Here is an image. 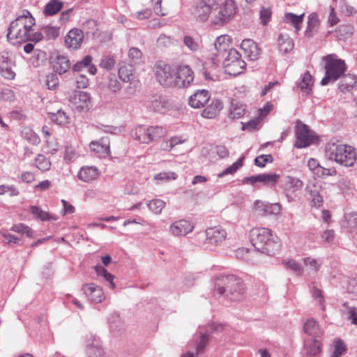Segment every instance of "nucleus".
Masks as SVG:
<instances>
[{
  "label": "nucleus",
  "mask_w": 357,
  "mask_h": 357,
  "mask_svg": "<svg viewBox=\"0 0 357 357\" xmlns=\"http://www.w3.org/2000/svg\"><path fill=\"white\" fill-rule=\"evenodd\" d=\"M215 292L230 301H239L244 298L242 280L234 275H218L215 279Z\"/></svg>",
  "instance_id": "obj_1"
},
{
  "label": "nucleus",
  "mask_w": 357,
  "mask_h": 357,
  "mask_svg": "<svg viewBox=\"0 0 357 357\" xmlns=\"http://www.w3.org/2000/svg\"><path fill=\"white\" fill-rule=\"evenodd\" d=\"M250 241L258 251L267 255H273L278 250L280 244L277 236L266 228H253L250 232Z\"/></svg>",
  "instance_id": "obj_2"
},
{
  "label": "nucleus",
  "mask_w": 357,
  "mask_h": 357,
  "mask_svg": "<svg viewBox=\"0 0 357 357\" xmlns=\"http://www.w3.org/2000/svg\"><path fill=\"white\" fill-rule=\"evenodd\" d=\"M325 156L328 160L345 167H352L356 160L355 149L338 142L327 144L325 148Z\"/></svg>",
  "instance_id": "obj_3"
},
{
  "label": "nucleus",
  "mask_w": 357,
  "mask_h": 357,
  "mask_svg": "<svg viewBox=\"0 0 357 357\" xmlns=\"http://www.w3.org/2000/svg\"><path fill=\"white\" fill-rule=\"evenodd\" d=\"M325 61V76L321 80V84L326 86L331 82H335L340 78L347 70L344 61L337 58L335 54H329L323 57Z\"/></svg>",
  "instance_id": "obj_4"
},
{
  "label": "nucleus",
  "mask_w": 357,
  "mask_h": 357,
  "mask_svg": "<svg viewBox=\"0 0 357 357\" xmlns=\"http://www.w3.org/2000/svg\"><path fill=\"white\" fill-rule=\"evenodd\" d=\"M154 73L158 82L164 87H176V70L164 61H159L154 65Z\"/></svg>",
  "instance_id": "obj_5"
},
{
  "label": "nucleus",
  "mask_w": 357,
  "mask_h": 357,
  "mask_svg": "<svg viewBox=\"0 0 357 357\" xmlns=\"http://www.w3.org/2000/svg\"><path fill=\"white\" fill-rule=\"evenodd\" d=\"M236 10V4L233 0H226L222 3L218 1V6L213 11V24L223 25L227 23L235 16Z\"/></svg>",
  "instance_id": "obj_6"
},
{
  "label": "nucleus",
  "mask_w": 357,
  "mask_h": 357,
  "mask_svg": "<svg viewBox=\"0 0 357 357\" xmlns=\"http://www.w3.org/2000/svg\"><path fill=\"white\" fill-rule=\"evenodd\" d=\"M245 66L239 52L235 49H229L223 62L225 72L231 75H238L243 72Z\"/></svg>",
  "instance_id": "obj_7"
},
{
  "label": "nucleus",
  "mask_w": 357,
  "mask_h": 357,
  "mask_svg": "<svg viewBox=\"0 0 357 357\" xmlns=\"http://www.w3.org/2000/svg\"><path fill=\"white\" fill-rule=\"evenodd\" d=\"M20 21H22V18L16 19L10 23L8 28L7 38L13 44L29 40L30 31L26 29V28L20 26L19 24L21 22Z\"/></svg>",
  "instance_id": "obj_8"
},
{
  "label": "nucleus",
  "mask_w": 357,
  "mask_h": 357,
  "mask_svg": "<svg viewBox=\"0 0 357 357\" xmlns=\"http://www.w3.org/2000/svg\"><path fill=\"white\" fill-rule=\"evenodd\" d=\"M220 0H199L195 8L194 15L200 21H206L211 17L213 23V11Z\"/></svg>",
  "instance_id": "obj_9"
},
{
  "label": "nucleus",
  "mask_w": 357,
  "mask_h": 357,
  "mask_svg": "<svg viewBox=\"0 0 357 357\" xmlns=\"http://www.w3.org/2000/svg\"><path fill=\"white\" fill-rule=\"evenodd\" d=\"M296 141L295 146L298 149H303L310 146L313 140L314 135L308 129V127L302 123H298L296 127Z\"/></svg>",
  "instance_id": "obj_10"
},
{
  "label": "nucleus",
  "mask_w": 357,
  "mask_h": 357,
  "mask_svg": "<svg viewBox=\"0 0 357 357\" xmlns=\"http://www.w3.org/2000/svg\"><path fill=\"white\" fill-rule=\"evenodd\" d=\"M282 188L285 192L286 197L289 202H291L292 195L302 189L303 182L298 178L292 176H286L281 181Z\"/></svg>",
  "instance_id": "obj_11"
},
{
  "label": "nucleus",
  "mask_w": 357,
  "mask_h": 357,
  "mask_svg": "<svg viewBox=\"0 0 357 357\" xmlns=\"http://www.w3.org/2000/svg\"><path fill=\"white\" fill-rule=\"evenodd\" d=\"M194 80V73L188 66H180L176 70V87H188Z\"/></svg>",
  "instance_id": "obj_12"
},
{
  "label": "nucleus",
  "mask_w": 357,
  "mask_h": 357,
  "mask_svg": "<svg viewBox=\"0 0 357 357\" xmlns=\"http://www.w3.org/2000/svg\"><path fill=\"white\" fill-rule=\"evenodd\" d=\"M193 225L186 220H179L173 222L169 227V232L174 236H185L192 232Z\"/></svg>",
  "instance_id": "obj_13"
},
{
  "label": "nucleus",
  "mask_w": 357,
  "mask_h": 357,
  "mask_svg": "<svg viewBox=\"0 0 357 357\" xmlns=\"http://www.w3.org/2000/svg\"><path fill=\"white\" fill-rule=\"evenodd\" d=\"M147 107L155 112L165 113L169 109V104L165 96L155 94L150 97Z\"/></svg>",
  "instance_id": "obj_14"
},
{
  "label": "nucleus",
  "mask_w": 357,
  "mask_h": 357,
  "mask_svg": "<svg viewBox=\"0 0 357 357\" xmlns=\"http://www.w3.org/2000/svg\"><path fill=\"white\" fill-rule=\"evenodd\" d=\"M70 100L78 111L85 112L89 109L91 98L86 92L76 91Z\"/></svg>",
  "instance_id": "obj_15"
},
{
  "label": "nucleus",
  "mask_w": 357,
  "mask_h": 357,
  "mask_svg": "<svg viewBox=\"0 0 357 357\" xmlns=\"http://www.w3.org/2000/svg\"><path fill=\"white\" fill-rule=\"evenodd\" d=\"M82 290L91 302L100 303L105 299L102 289L94 283L84 284Z\"/></svg>",
  "instance_id": "obj_16"
},
{
  "label": "nucleus",
  "mask_w": 357,
  "mask_h": 357,
  "mask_svg": "<svg viewBox=\"0 0 357 357\" xmlns=\"http://www.w3.org/2000/svg\"><path fill=\"white\" fill-rule=\"evenodd\" d=\"M84 34L81 29H73L65 37V44L67 47L77 50L81 47Z\"/></svg>",
  "instance_id": "obj_17"
},
{
  "label": "nucleus",
  "mask_w": 357,
  "mask_h": 357,
  "mask_svg": "<svg viewBox=\"0 0 357 357\" xmlns=\"http://www.w3.org/2000/svg\"><path fill=\"white\" fill-rule=\"evenodd\" d=\"M206 243L218 245L222 243L227 236L226 231L220 227L208 228L206 230Z\"/></svg>",
  "instance_id": "obj_18"
},
{
  "label": "nucleus",
  "mask_w": 357,
  "mask_h": 357,
  "mask_svg": "<svg viewBox=\"0 0 357 357\" xmlns=\"http://www.w3.org/2000/svg\"><path fill=\"white\" fill-rule=\"evenodd\" d=\"M86 354L88 357H102L104 352L98 337L91 336L87 340Z\"/></svg>",
  "instance_id": "obj_19"
},
{
  "label": "nucleus",
  "mask_w": 357,
  "mask_h": 357,
  "mask_svg": "<svg viewBox=\"0 0 357 357\" xmlns=\"http://www.w3.org/2000/svg\"><path fill=\"white\" fill-rule=\"evenodd\" d=\"M209 92L207 90H199L189 98V105L194 108H200L209 100Z\"/></svg>",
  "instance_id": "obj_20"
},
{
  "label": "nucleus",
  "mask_w": 357,
  "mask_h": 357,
  "mask_svg": "<svg viewBox=\"0 0 357 357\" xmlns=\"http://www.w3.org/2000/svg\"><path fill=\"white\" fill-rule=\"evenodd\" d=\"M100 172L96 167L85 166L79 169L77 177L84 182L89 183L98 178Z\"/></svg>",
  "instance_id": "obj_21"
},
{
  "label": "nucleus",
  "mask_w": 357,
  "mask_h": 357,
  "mask_svg": "<svg viewBox=\"0 0 357 357\" xmlns=\"http://www.w3.org/2000/svg\"><path fill=\"white\" fill-rule=\"evenodd\" d=\"M321 351V343L317 339L308 338L304 342V352L306 357H314Z\"/></svg>",
  "instance_id": "obj_22"
},
{
  "label": "nucleus",
  "mask_w": 357,
  "mask_h": 357,
  "mask_svg": "<svg viewBox=\"0 0 357 357\" xmlns=\"http://www.w3.org/2000/svg\"><path fill=\"white\" fill-rule=\"evenodd\" d=\"M53 70L62 75L66 73L70 68V60L65 56L57 55L52 61Z\"/></svg>",
  "instance_id": "obj_23"
},
{
  "label": "nucleus",
  "mask_w": 357,
  "mask_h": 357,
  "mask_svg": "<svg viewBox=\"0 0 357 357\" xmlns=\"http://www.w3.org/2000/svg\"><path fill=\"white\" fill-rule=\"evenodd\" d=\"M241 49L245 52L250 60H256L259 54V49L256 43L250 39H245L241 45Z\"/></svg>",
  "instance_id": "obj_24"
},
{
  "label": "nucleus",
  "mask_w": 357,
  "mask_h": 357,
  "mask_svg": "<svg viewBox=\"0 0 357 357\" xmlns=\"http://www.w3.org/2000/svg\"><path fill=\"white\" fill-rule=\"evenodd\" d=\"M303 331L310 338L317 339L323 334L319 324L314 319H308L305 323Z\"/></svg>",
  "instance_id": "obj_25"
},
{
  "label": "nucleus",
  "mask_w": 357,
  "mask_h": 357,
  "mask_svg": "<svg viewBox=\"0 0 357 357\" xmlns=\"http://www.w3.org/2000/svg\"><path fill=\"white\" fill-rule=\"evenodd\" d=\"M222 108V102L219 99H215L203 110L202 115L204 118L213 119L219 114Z\"/></svg>",
  "instance_id": "obj_26"
},
{
  "label": "nucleus",
  "mask_w": 357,
  "mask_h": 357,
  "mask_svg": "<svg viewBox=\"0 0 357 357\" xmlns=\"http://www.w3.org/2000/svg\"><path fill=\"white\" fill-rule=\"evenodd\" d=\"M10 60L6 56L0 54V73L2 77L8 79L15 77V73L12 70Z\"/></svg>",
  "instance_id": "obj_27"
},
{
  "label": "nucleus",
  "mask_w": 357,
  "mask_h": 357,
  "mask_svg": "<svg viewBox=\"0 0 357 357\" xmlns=\"http://www.w3.org/2000/svg\"><path fill=\"white\" fill-rule=\"evenodd\" d=\"M231 43V38L228 35H222L218 36L215 42V50L219 52V55L227 54V50L229 49Z\"/></svg>",
  "instance_id": "obj_28"
},
{
  "label": "nucleus",
  "mask_w": 357,
  "mask_h": 357,
  "mask_svg": "<svg viewBox=\"0 0 357 357\" xmlns=\"http://www.w3.org/2000/svg\"><path fill=\"white\" fill-rule=\"evenodd\" d=\"M92 56L91 55L86 56L82 61H77L73 66V72H80L83 68L89 67V73L91 75L96 73L97 69L94 65H91Z\"/></svg>",
  "instance_id": "obj_29"
},
{
  "label": "nucleus",
  "mask_w": 357,
  "mask_h": 357,
  "mask_svg": "<svg viewBox=\"0 0 357 357\" xmlns=\"http://www.w3.org/2000/svg\"><path fill=\"white\" fill-rule=\"evenodd\" d=\"M89 146L93 151L98 153L108 154L109 153V142L107 138L102 137L98 141H92Z\"/></svg>",
  "instance_id": "obj_30"
},
{
  "label": "nucleus",
  "mask_w": 357,
  "mask_h": 357,
  "mask_svg": "<svg viewBox=\"0 0 357 357\" xmlns=\"http://www.w3.org/2000/svg\"><path fill=\"white\" fill-rule=\"evenodd\" d=\"M339 89L342 92L350 91L354 89L357 82V77L355 75L347 74L341 77Z\"/></svg>",
  "instance_id": "obj_31"
},
{
  "label": "nucleus",
  "mask_w": 357,
  "mask_h": 357,
  "mask_svg": "<svg viewBox=\"0 0 357 357\" xmlns=\"http://www.w3.org/2000/svg\"><path fill=\"white\" fill-rule=\"evenodd\" d=\"M132 137L141 143L148 144L151 142L150 133L148 130V128L144 126H139L132 130Z\"/></svg>",
  "instance_id": "obj_32"
},
{
  "label": "nucleus",
  "mask_w": 357,
  "mask_h": 357,
  "mask_svg": "<svg viewBox=\"0 0 357 357\" xmlns=\"http://www.w3.org/2000/svg\"><path fill=\"white\" fill-rule=\"evenodd\" d=\"M304 16V13L297 15L291 13H287L284 15V21L293 25L296 32H298L303 22Z\"/></svg>",
  "instance_id": "obj_33"
},
{
  "label": "nucleus",
  "mask_w": 357,
  "mask_h": 357,
  "mask_svg": "<svg viewBox=\"0 0 357 357\" xmlns=\"http://www.w3.org/2000/svg\"><path fill=\"white\" fill-rule=\"evenodd\" d=\"M309 168L317 175H334L336 172L334 169H324L319 165L317 160L314 158H310L308 160Z\"/></svg>",
  "instance_id": "obj_34"
},
{
  "label": "nucleus",
  "mask_w": 357,
  "mask_h": 357,
  "mask_svg": "<svg viewBox=\"0 0 357 357\" xmlns=\"http://www.w3.org/2000/svg\"><path fill=\"white\" fill-rule=\"evenodd\" d=\"M245 105L237 100H232L229 116L231 119H238L245 114Z\"/></svg>",
  "instance_id": "obj_35"
},
{
  "label": "nucleus",
  "mask_w": 357,
  "mask_h": 357,
  "mask_svg": "<svg viewBox=\"0 0 357 357\" xmlns=\"http://www.w3.org/2000/svg\"><path fill=\"white\" fill-rule=\"evenodd\" d=\"M354 32L353 25L347 24L340 25L335 30V34L339 40H346L351 37Z\"/></svg>",
  "instance_id": "obj_36"
},
{
  "label": "nucleus",
  "mask_w": 357,
  "mask_h": 357,
  "mask_svg": "<svg viewBox=\"0 0 357 357\" xmlns=\"http://www.w3.org/2000/svg\"><path fill=\"white\" fill-rule=\"evenodd\" d=\"M278 40L279 50L283 54H286L293 50L294 43L289 37L280 34Z\"/></svg>",
  "instance_id": "obj_37"
},
{
  "label": "nucleus",
  "mask_w": 357,
  "mask_h": 357,
  "mask_svg": "<svg viewBox=\"0 0 357 357\" xmlns=\"http://www.w3.org/2000/svg\"><path fill=\"white\" fill-rule=\"evenodd\" d=\"M63 7V2L59 0H51L45 6L44 14L51 16L59 13Z\"/></svg>",
  "instance_id": "obj_38"
},
{
  "label": "nucleus",
  "mask_w": 357,
  "mask_h": 357,
  "mask_svg": "<svg viewBox=\"0 0 357 357\" xmlns=\"http://www.w3.org/2000/svg\"><path fill=\"white\" fill-rule=\"evenodd\" d=\"M95 271L98 276H101L109 283L111 289H114L116 284L114 282V276L109 273L102 266L98 264L95 266Z\"/></svg>",
  "instance_id": "obj_39"
},
{
  "label": "nucleus",
  "mask_w": 357,
  "mask_h": 357,
  "mask_svg": "<svg viewBox=\"0 0 357 357\" xmlns=\"http://www.w3.org/2000/svg\"><path fill=\"white\" fill-rule=\"evenodd\" d=\"M50 119L59 125H66L69 122V117L62 109H59L56 113L50 112Z\"/></svg>",
  "instance_id": "obj_40"
},
{
  "label": "nucleus",
  "mask_w": 357,
  "mask_h": 357,
  "mask_svg": "<svg viewBox=\"0 0 357 357\" xmlns=\"http://www.w3.org/2000/svg\"><path fill=\"white\" fill-rule=\"evenodd\" d=\"M30 212L36 218L42 221L56 220V218L52 217L50 214L43 211L40 207L37 206H31L30 207Z\"/></svg>",
  "instance_id": "obj_41"
},
{
  "label": "nucleus",
  "mask_w": 357,
  "mask_h": 357,
  "mask_svg": "<svg viewBox=\"0 0 357 357\" xmlns=\"http://www.w3.org/2000/svg\"><path fill=\"white\" fill-rule=\"evenodd\" d=\"M312 77L309 72L305 73L302 79L298 83V87L303 92L308 93L311 90L312 86Z\"/></svg>",
  "instance_id": "obj_42"
},
{
  "label": "nucleus",
  "mask_w": 357,
  "mask_h": 357,
  "mask_svg": "<svg viewBox=\"0 0 357 357\" xmlns=\"http://www.w3.org/2000/svg\"><path fill=\"white\" fill-rule=\"evenodd\" d=\"M319 24V19L316 14H311L308 17L307 27L306 29V34L311 36L318 29Z\"/></svg>",
  "instance_id": "obj_43"
},
{
  "label": "nucleus",
  "mask_w": 357,
  "mask_h": 357,
  "mask_svg": "<svg viewBox=\"0 0 357 357\" xmlns=\"http://www.w3.org/2000/svg\"><path fill=\"white\" fill-rule=\"evenodd\" d=\"M10 231L19 233L22 235H26L29 238H33V229L23 223L13 225L10 228Z\"/></svg>",
  "instance_id": "obj_44"
},
{
  "label": "nucleus",
  "mask_w": 357,
  "mask_h": 357,
  "mask_svg": "<svg viewBox=\"0 0 357 357\" xmlns=\"http://www.w3.org/2000/svg\"><path fill=\"white\" fill-rule=\"evenodd\" d=\"M346 225L350 232L357 234V213H350L346 216Z\"/></svg>",
  "instance_id": "obj_45"
},
{
  "label": "nucleus",
  "mask_w": 357,
  "mask_h": 357,
  "mask_svg": "<svg viewBox=\"0 0 357 357\" xmlns=\"http://www.w3.org/2000/svg\"><path fill=\"white\" fill-rule=\"evenodd\" d=\"M244 157L240 158L236 162L231 166L226 168L224 171L218 174V177H222L227 174H234L240 167L243 166Z\"/></svg>",
  "instance_id": "obj_46"
},
{
  "label": "nucleus",
  "mask_w": 357,
  "mask_h": 357,
  "mask_svg": "<svg viewBox=\"0 0 357 357\" xmlns=\"http://www.w3.org/2000/svg\"><path fill=\"white\" fill-rule=\"evenodd\" d=\"M183 43L185 46L192 52H197L200 49L199 40L195 39L190 36H185L183 38Z\"/></svg>",
  "instance_id": "obj_47"
},
{
  "label": "nucleus",
  "mask_w": 357,
  "mask_h": 357,
  "mask_svg": "<svg viewBox=\"0 0 357 357\" xmlns=\"http://www.w3.org/2000/svg\"><path fill=\"white\" fill-rule=\"evenodd\" d=\"M149 208L155 214H160L165 206V202L160 199H153L147 204Z\"/></svg>",
  "instance_id": "obj_48"
},
{
  "label": "nucleus",
  "mask_w": 357,
  "mask_h": 357,
  "mask_svg": "<svg viewBox=\"0 0 357 357\" xmlns=\"http://www.w3.org/2000/svg\"><path fill=\"white\" fill-rule=\"evenodd\" d=\"M280 175L277 174H260V183L267 185H273L278 183Z\"/></svg>",
  "instance_id": "obj_49"
},
{
  "label": "nucleus",
  "mask_w": 357,
  "mask_h": 357,
  "mask_svg": "<svg viewBox=\"0 0 357 357\" xmlns=\"http://www.w3.org/2000/svg\"><path fill=\"white\" fill-rule=\"evenodd\" d=\"M36 167L42 171H47L50 169L51 162L44 155L39 154L36 158Z\"/></svg>",
  "instance_id": "obj_50"
},
{
  "label": "nucleus",
  "mask_w": 357,
  "mask_h": 357,
  "mask_svg": "<svg viewBox=\"0 0 357 357\" xmlns=\"http://www.w3.org/2000/svg\"><path fill=\"white\" fill-rule=\"evenodd\" d=\"M132 76V66H123L119 68V77L123 82H129Z\"/></svg>",
  "instance_id": "obj_51"
},
{
  "label": "nucleus",
  "mask_w": 357,
  "mask_h": 357,
  "mask_svg": "<svg viewBox=\"0 0 357 357\" xmlns=\"http://www.w3.org/2000/svg\"><path fill=\"white\" fill-rule=\"evenodd\" d=\"M347 351V347L344 343L340 340H337L334 343L333 351L331 355V357H340L343 354H344Z\"/></svg>",
  "instance_id": "obj_52"
},
{
  "label": "nucleus",
  "mask_w": 357,
  "mask_h": 357,
  "mask_svg": "<svg viewBox=\"0 0 357 357\" xmlns=\"http://www.w3.org/2000/svg\"><path fill=\"white\" fill-rule=\"evenodd\" d=\"M150 133L151 142L159 139L165 135L166 130L160 126L147 127Z\"/></svg>",
  "instance_id": "obj_53"
},
{
  "label": "nucleus",
  "mask_w": 357,
  "mask_h": 357,
  "mask_svg": "<svg viewBox=\"0 0 357 357\" xmlns=\"http://www.w3.org/2000/svg\"><path fill=\"white\" fill-rule=\"evenodd\" d=\"M336 2H330L327 3L328 8L330 9V13L328 18V22L330 24L331 26H334L337 24L340 20L337 17L335 13V6Z\"/></svg>",
  "instance_id": "obj_54"
},
{
  "label": "nucleus",
  "mask_w": 357,
  "mask_h": 357,
  "mask_svg": "<svg viewBox=\"0 0 357 357\" xmlns=\"http://www.w3.org/2000/svg\"><path fill=\"white\" fill-rule=\"evenodd\" d=\"M285 266L287 269H290L295 272L297 275H301L303 273V268L299 264H298L294 259H288L284 261Z\"/></svg>",
  "instance_id": "obj_55"
},
{
  "label": "nucleus",
  "mask_w": 357,
  "mask_h": 357,
  "mask_svg": "<svg viewBox=\"0 0 357 357\" xmlns=\"http://www.w3.org/2000/svg\"><path fill=\"white\" fill-rule=\"evenodd\" d=\"M116 61L112 56H104L100 63V66L106 70H111L115 66Z\"/></svg>",
  "instance_id": "obj_56"
},
{
  "label": "nucleus",
  "mask_w": 357,
  "mask_h": 357,
  "mask_svg": "<svg viewBox=\"0 0 357 357\" xmlns=\"http://www.w3.org/2000/svg\"><path fill=\"white\" fill-rule=\"evenodd\" d=\"M45 84L49 89H54L59 85V79L56 74L50 73L46 76Z\"/></svg>",
  "instance_id": "obj_57"
},
{
  "label": "nucleus",
  "mask_w": 357,
  "mask_h": 357,
  "mask_svg": "<svg viewBox=\"0 0 357 357\" xmlns=\"http://www.w3.org/2000/svg\"><path fill=\"white\" fill-rule=\"evenodd\" d=\"M273 162V156L270 154L268 155H261L257 157L255 159V165L263 167L266 165V162Z\"/></svg>",
  "instance_id": "obj_58"
},
{
  "label": "nucleus",
  "mask_w": 357,
  "mask_h": 357,
  "mask_svg": "<svg viewBox=\"0 0 357 357\" xmlns=\"http://www.w3.org/2000/svg\"><path fill=\"white\" fill-rule=\"evenodd\" d=\"M107 87L113 92H117L121 90V85L120 82L116 79L115 75L109 77Z\"/></svg>",
  "instance_id": "obj_59"
},
{
  "label": "nucleus",
  "mask_w": 357,
  "mask_h": 357,
  "mask_svg": "<svg viewBox=\"0 0 357 357\" xmlns=\"http://www.w3.org/2000/svg\"><path fill=\"white\" fill-rule=\"evenodd\" d=\"M303 263L305 266H309V268L312 271H317L320 267L321 264L318 262L317 259L311 257H305L303 259Z\"/></svg>",
  "instance_id": "obj_60"
},
{
  "label": "nucleus",
  "mask_w": 357,
  "mask_h": 357,
  "mask_svg": "<svg viewBox=\"0 0 357 357\" xmlns=\"http://www.w3.org/2000/svg\"><path fill=\"white\" fill-rule=\"evenodd\" d=\"M77 157L75 149L71 146H67L65 150L64 159L67 162H72Z\"/></svg>",
  "instance_id": "obj_61"
},
{
  "label": "nucleus",
  "mask_w": 357,
  "mask_h": 357,
  "mask_svg": "<svg viewBox=\"0 0 357 357\" xmlns=\"http://www.w3.org/2000/svg\"><path fill=\"white\" fill-rule=\"evenodd\" d=\"M208 342V336L206 333H201L199 340L197 346V352L201 353L206 347Z\"/></svg>",
  "instance_id": "obj_62"
},
{
  "label": "nucleus",
  "mask_w": 357,
  "mask_h": 357,
  "mask_svg": "<svg viewBox=\"0 0 357 357\" xmlns=\"http://www.w3.org/2000/svg\"><path fill=\"white\" fill-rule=\"evenodd\" d=\"M24 137L33 144H38L40 142V138L31 130L23 132Z\"/></svg>",
  "instance_id": "obj_63"
},
{
  "label": "nucleus",
  "mask_w": 357,
  "mask_h": 357,
  "mask_svg": "<svg viewBox=\"0 0 357 357\" xmlns=\"http://www.w3.org/2000/svg\"><path fill=\"white\" fill-rule=\"evenodd\" d=\"M89 85V79L85 75H79L76 77L75 86L79 89H85Z\"/></svg>",
  "instance_id": "obj_64"
}]
</instances>
